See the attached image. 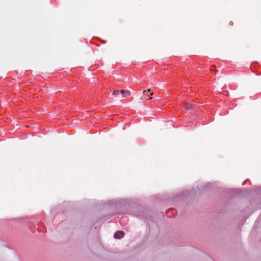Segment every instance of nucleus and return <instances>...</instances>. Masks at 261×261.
I'll return each instance as SVG.
<instances>
[{
    "label": "nucleus",
    "mask_w": 261,
    "mask_h": 261,
    "mask_svg": "<svg viewBox=\"0 0 261 261\" xmlns=\"http://www.w3.org/2000/svg\"><path fill=\"white\" fill-rule=\"evenodd\" d=\"M120 93L121 94V96L119 97V98H122L124 97H127L130 95V92L129 90H124L122 89L120 90Z\"/></svg>",
    "instance_id": "1"
},
{
    "label": "nucleus",
    "mask_w": 261,
    "mask_h": 261,
    "mask_svg": "<svg viewBox=\"0 0 261 261\" xmlns=\"http://www.w3.org/2000/svg\"><path fill=\"white\" fill-rule=\"evenodd\" d=\"M124 232L122 231H118L114 234V237L116 239H121L123 237Z\"/></svg>",
    "instance_id": "2"
},
{
    "label": "nucleus",
    "mask_w": 261,
    "mask_h": 261,
    "mask_svg": "<svg viewBox=\"0 0 261 261\" xmlns=\"http://www.w3.org/2000/svg\"><path fill=\"white\" fill-rule=\"evenodd\" d=\"M150 91V89H148L147 90H144L143 91V94L144 95L147 96L149 97V98H148L149 99H152L151 96L153 94V92L150 93L149 94H148V93Z\"/></svg>",
    "instance_id": "3"
},
{
    "label": "nucleus",
    "mask_w": 261,
    "mask_h": 261,
    "mask_svg": "<svg viewBox=\"0 0 261 261\" xmlns=\"http://www.w3.org/2000/svg\"><path fill=\"white\" fill-rule=\"evenodd\" d=\"M192 107V105L189 103H185V109L186 110H189L191 109Z\"/></svg>",
    "instance_id": "4"
},
{
    "label": "nucleus",
    "mask_w": 261,
    "mask_h": 261,
    "mask_svg": "<svg viewBox=\"0 0 261 261\" xmlns=\"http://www.w3.org/2000/svg\"><path fill=\"white\" fill-rule=\"evenodd\" d=\"M120 92V91H119L118 90H116L113 91V94L114 95H118L119 94Z\"/></svg>",
    "instance_id": "5"
}]
</instances>
